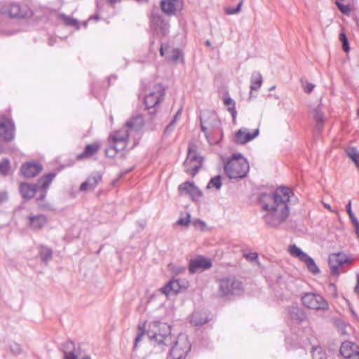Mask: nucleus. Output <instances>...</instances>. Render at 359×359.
<instances>
[{"mask_svg":"<svg viewBox=\"0 0 359 359\" xmlns=\"http://www.w3.org/2000/svg\"><path fill=\"white\" fill-rule=\"evenodd\" d=\"M292 190L285 187L273 192L262 193L259 197L263 212L262 219L266 226L277 229L285 222L290 214L288 203Z\"/></svg>","mask_w":359,"mask_h":359,"instance_id":"1","label":"nucleus"},{"mask_svg":"<svg viewBox=\"0 0 359 359\" xmlns=\"http://www.w3.org/2000/svg\"><path fill=\"white\" fill-rule=\"evenodd\" d=\"M55 175L56 174L54 172L46 174L38 180L37 184L20 183L19 190L22 197L29 200L33 198L36 193L39 191V194L36 200L37 201H43L46 198L49 186Z\"/></svg>","mask_w":359,"mask_h":359,"instance_id":"2","label":"nucleus"},{"mask_svg":"<svg viewBox=\"0 0 359 359\" xmlns=\"http://www.w3.org/2000/svg\"><path fill=\"white\" fill-rule=\"evenodd\" d=\"M147 335L154 346H158L162 350L172 342L170 327L165 323L153 322L147 331Z\"/></svg>","mask_w":359,"mask_h":359,"instance_id":"3","label":"nucleus"},{"mask_svg":"<svg viewBox=\"0 0 359 359\" xmlns=\"http://www.w3.org/2000/svg\"><path fill=\"white\" fill-rule=\"evenodd\" d=\"M224 170L229 179H241L246 176L249 163L242 154H233L225 163Z\"/></svg>","mask_w":359,"mask_h":359,"instance_id":"4","label":"nucleus"},{"mask_svg":"<svg viewBox=\"0 0 359 359\" xmlns=\"http://www.w3.org/2000/svg\"><path fill=\"white\" fill-rule=\"evenodd\" d=\"M0 14L11 19H25L32 15V12L27 5L18 2L10 1L0 6Z\"/></svg>","mask_w":359,"mask_h":359,"instance_id":"5","label":"nucleus"},{"mask_svg":"<svg viewBox=\"0 0 359 359\" xmlns=\"http://www.w3.org/2000/svg\"><path fill=\"white\" fill-rule=\"evenodd\" d=\"M165 89L160 83L153 85L152 88L147 93L144 97L146 108L149 111L151 116L156 114V107L164 99Z\"/></svg>","mask_w":359,"mask_h":359,"instance_id":"6","label":"nucleus"},{"mask_svg":"<svg viewBox=\"0 0 359 359\" xmlns=\"http://www.w3.org/2000/svg\"><path fill=\"white\" fill-rule=\"evenodd\" d=\"M203 158L196 151L194 144H189L187 158L184 162V172L194 177L202 166Z\"/></svg>","mask_w":359,"mask_h":359,"instance_id":"7","label":"nucleus"},{"mask_svg":"<svg viewBox=\"0 0 359 359\" xmlns=\"http://www.w3.org/2000/svg\"><path fill=\"white\" fill-rule=\"evenodd\" d=\"M128 130L126 128H122L110 136L114 145L105 149V154L108 157H114L118 151H122L126 149L128 140Z\"/></svg>","mask_w":359,"mask_h":359,"instance_id":"8","label":"nucleus"},{"mask_svg":"<svg viewBox=\"0 0 359 359\" xmlns=\"http://www.w3.org/2000/svg\"><path fill=\"white\" fill-rule=\"evenodd\" d=\"M302 304L308 309L325 311L329 309V304L323 297L313 292H305L301 297Z\"/></svg>","mask_w":359,"mask_h":359,"instance_id":"9","label":"nucleus"},{"mask_svg":"<svg viewBox=\"0 0 359 359\" xmlns=\"http://www.w3.org/2000/svg\"><path fill=\"white\" fill-rule=\"evenodd\" d=\"M242 289L241 282L235 278H224L219 280V294L221 297L238 294Z\"/></svg>","mask_w":359,"mask_h":359,"instance_id":"10","label":"nucleus"},{"mask_svg":"<svg viewBox=\"0 0 359 359\" xmlns=\"http://www.w3.org/2000/svg\"><path fill=\"white\" fill-rule=\"evenodd\" d=\"M191 344L184 335H180L170 351L171 359H186L191 351Z\"/></svg>","mask_w":359,"mask_h":359,"instance_id":"11","label":"nucleus"},{"mask_svg":"<svg viewBox=\"0 0 359 359\" xmlns=\"http://www.w3.org/2000/svg\"><path fill=\"white\" fill-rule=\"evenodd\" d=\"M328 263L330 268V272L332 276H337L339 274V269L344 264H351L353 259L348 257L343 252L333 253L329 256Z\"/></svg>","mask_w":359,"mask_h":359,"instance_id":"12","label":"nucleus"},{"mask_svg":"<svg viewBox=\"0 0 359 359\" xmlns=\"http://www.w3.org/2000/svg\"><path fill=\"white\" fill-rule=\"evenodd\" d=\"M15 136V126L11 119L2 115L0 121V137L5 141H11Z\"/></svg>","mask_w":359,"mask_h":359,"instance_id":"13","label":"nucleus"},{"mask_svg":"<svg viewBox=\"0 0 359 359\" xmlns=\"http://www.w3.org/2000/svg\"><path fill=\"white\" fill-rule=\"evenodd\" d=\"M151 25L158 34L166 36L169 32L170 25L158 13L153 12L151 16Z\"/></svg>","mask_w":359,"mask_h":359,"instance_id":"14","label":"nucleus"},{"mask_svg":"<svg viewBox=\"0 0 359 359\" xmlns=\"http://www.w3.org/2000/svg\"><path fill=\"white\" fill-rule=\"evenodd\" d=\"M212 267L210 259L198 256L194 259H191L189 264V271L194 274L200 270H206Z\"/></svg>","mask_w":359,"mask_h":359,"instance_id":"15","label":"nucleus"},{"mask_svg":"<svg viewBox=\"0 0 359 359\" xmlns=\"http://www.w3.org/2000/svg\"><path fill=\"white\" fill-rule=\"evenodd\" d=\"M340 353L346 359H359V346L351 341H345L341 345Z\"/></svg>","mask_w":359,"mask_h":359,"instance_id":"16","label":"nucleus"},{"mask_svg":"<svg viewBox=\"0 0 359 359\" xmlns=\"http://www.w3.org/2000/svg\"><path fill=\"white\" fill-rule=\"evenodd\" d=\"M43 170L42 165L39 162H27L22 164L20 173L25 178H32Z\"/></svg>","mask_w":359,"mask_h":359,"instance_id":"17","label":"nucleus"},{"mask_svg":"<svg viewBox=\"0 0 359 359\" xmlns=\"http://www.w3.org/2000/svg\"><path fill=\"white\" fill-rule=\"evenodd\" d=\"M188 286L187 281H181L179 279L170 280L164 287L161 289L163 294L168 296L171 292L175 294L184 291Z\"/></svg>","mask_w":359,"mask_h":359,"instance_id":"18","label":"nucleus"},{"mask_svg":"<svg viewBox=\"0 0 359 359\" xmlns=\"http://www.w3.org/2000/svg\"><path fill=\"white\" fill-rule=\"evenodd\" d=\"M259 135V129H256L253 133H249L247 128L239 129L235 133L234 142L238 144H244Z\"/></svg>","mask_w":359,"mask_h":359,"instance_id":"19","label":"nucleus"},{"mask_svg":"<svg viewBox=\"0 0 359 359\" xmlns=\"http://www.w3.org/2000/svg\"><path fill=\"white\" fill-rule=\"evenodd\" d=\"M48 223V219L43 214L32 215L28 216V226L33 231H39L42 229Z\"/></svg>","mask_w":359,"mask_h":359,"instance_id":"20","label":"nucleus"},{"mask_svg":"<svg viewBox=\"0 0 359 359\" xmlns=\"http://www.w3.org/2000/svg\"><path fill=\"white\" fill-rule=\"evenodd\" d=\"M287 312L291 320L297 324L303 323L306 319L304 311L297 306H290L287 308Z\"/></svg>","mask_w":359,"mask_h":359,"instance_id":"21","label":"nucleus"},{"mask_svg":"<svg viewBox=\"0 0 359 359\" xmlns=\"http://www.w3.org/2000/svg\"><path fill=\"white\" fill-rule=\"evenodd\" d=\"M102 180V175L98 173H93L87 180L81 183L79 190L81 191H93Z\"/></svg>","mask_w":359,"mask_h":359,"instance_id":"22","label":"nucleus"},{"mask_svg":"<svg viewBox=\"0 0 359 359\" xmlns=\"http://www.w3.org/2000/svg\"><path fill=\"white\" fill-rule=\"evenodd\" d=\"M311 114L316 122V130L318 133H320L323 129L325 122V116L322 111L321 106L318 105L316 107L313 109Z\"/></svg>","mask_w":359,"mask_h":359,"instance_id":"23","label":"nucleus"},{"mask_svg":"<svg viewBox=\"0 0 359 359\" xmlns=\"http://www.w3.org/2000/svg\"><path fill=\"white\" fill-rule=\"evenodd\" d=\"M64 359H77L76 345L72 341H67L61 344Z\"/></svg>","mask_w":359,"mask_h":359,"instance_id":"24","label":"nucleus"},{"mask_svg":"<svg viewBox=\"0 0 359 359\" xmlns=\"http://www.w3.org/2000/svg\"><path fill=\"white\" fill-rule=\"evenodd\" d=\"M99 149L100 145L97 143L87 144L85 147L83 151L77 155L76 159L81 160L86 158L91 157L98 151Z\"/></svg>","mask_w":359,"mask_h":359,"instance_id":"25","label":"nucleus"},{"mask_svg":"<svg viewBox=\"0 0 359 359\" xmlns=\"http://www.w3.org/2000/svg\"><path fill=\"white\" fill-rule=\"evenodd\" d=\"M263 78L260 72H254L250 76V90L257 91L262 86Z\"/></svg>","mask_w":359,"mask_h":359,"instance_id":"26","label":"nucleus"},{"mask_svg":"<svg viewBox=\"0 0 359 359\" xmlns=\"http://www.w3.org/2000/svg\"><path fill=\"white\" fill-rule=\"evenodd\" d=\"M209 321L208 318L203 313L196 311L193 313L190 322L196 326L203 325Z\"/></svg>","mask_w":359,"mask_h":359,"instance_id":"27","label":"nucleus"},{"mask_svg":"<svg viewBox=\"0 0 359 359\" xmlns=\"http://www.w3.org/2000/svg\"><path fill=\"white\" fill-rule=\"evenodd\" d=\"M175 0H162L161 1V7L163 12L168 15H174L176 7L174 3Z\"/></svg>","mask_w":359,"mask_h":359,"instance_id":"28","label":"nucleus"},{"mask_svg":"<svg viewBox=\"0 0 359 359\" xmlns=\"http://www.w3.org/2000/svg\"><path fill=\"white\" fill-rule=\"evenodd\" d=\"M303 262L306 266L308 270L313 274H318L320 273V269L316 265L314 259L309 257L308 255H306V257H304L301 260Z\"/></svg>","mask_w":359,"mask_h":359,"instance_id":"29","label":"nucleus"},{"mask_svg":"<svg viewBox=\"0 0 359 359\" xmlns=\"http://www.w3.org/2000/svg\"><path fill=\"white\" fill-rule=\"evenodd\" d=\"M39 254L41 260L47 264L52 259L53 251L48 247L41 246Z\"/></svg>","mask_w":359,"mask_h":359,"instance_id":"30","label":"nucleus"},{"mask_svg":"<svg viewBox=\"0 0 359 359\" xmlns=\"http://www.w3.org/2000/svg\"><path fill=\"white\" fill-rule=\"evenodd\" d=\"M224 103L225 106H226L228 111L231 113L232 118L234 120L236 116L235 101L230 97H225L224 98Z\"/></svg>","mask_w":359,"mask_h":359,"instance_id":"31","label":"nucleus"},{"mask_svg":"<svg viewBox=\"0 0 359 359\" xmlns=\"http://www.w3.org/2000/svg\"><path fill=\"white\" fill-rule=\"evenodd\" d=\"M59 18L64 22L65 25L76 27L77 29H79V25L77 20L62 13L60 14Z\"/></svg>","mask_w":359,"mask_h":359,"instance_id":"32","label":"nucleus"},{"mask_svg":"<svg viewBox=\"0 0 359 359\" xmlns=\"http://www.w3.org/2000/svg\"><path fill=\"white\" fill-rule=\"evenodd\" d=\"M289 252L292 257H297L300 261L307 255L295 245L290 246Z\"/></svg>","mask_w":359,"mask_h":359,"instance_id":"33","label":"nucleus"},{"mask_svg":"<svg viewBox=\"0 0 359 359\" xmlns=\"http://www.w3.org/2000/svg\"><path fill=\"white\" fill-rule=\"evenodd\" d=\"M195 186L193 182L187 181L182 183L178 187V191L180 194H186L189 195L192 188Z\"/></svg>","mask_w":359,"mask_h":359,"instance_id":"34","label":"nucleus"},{"mask_svg":"<svg viewBox=\"0 0 359 359\" xmlns=\"http://www.w3.org/2000/svg\"><path fill=\"white\" fill-rule=\"evenodd\" d=\"M311 354L313 359H327L325 351L320 346L313 347Z\"/></svg>","mask_w":359,"mask_h":359,"instance_id":"35","label":"nucleus"},{"mask_svg":"<svg viewBox=\"0 0 359 359\" xmlns=\"http://www.w3.org/2000/svg\"><path fill=\"white\" fill-rule=\"evenodd\" d=\"M346 155L356 164L359 165V152L355 148H348L346 150Z\"/></svg>","mask_w":359,"mask_h":359,"instance_id":"36","label":"nucleus"},{"mask_svg":"<svg viewBox=\"0 0 359 359\" xmlns=\"http://www.w3.org/2000/svg\"><path fill=\"white\" fill-rule=\"evenodd\" d=\"M342 1H336L335 4L337 6L338 9L340 12L346 15H349L352 8L349 4H343L341 3Z\"/></svg>","mask_w":359,"mask_h":359,"instance_id":"37","label":"nucleus"},{"mask_svg":"<svg viewBox=\"0 0 359 359\" xmlns=\"http://www.w3.org/2000/svg\"><path fill=\"white\" fill-rule=\"evenodd\" d=\"M141 121L138 117H133L126 123V127L130 130H138L141 127V123L138 124V121Z\"/></svg>","mask_w":359,"mask_h":359,"instance_id":"38","label":"nucleus"},{"mask_svg":"<svg viewBox=\"0 0 359 359\" xmlns=\"http://www.w3.org/2000/svg\"><path fill=\"white\" fill-rule=\"evenodd\" d=\"M222 187L221 176L217 175L212 177L208 182L207 188L215 187L216 189H219Z\"/></svg>","mask_w":359,"mask_h":359,"instance_id":"39","label":"nucleus"},{"mask_svg":"<svg viewBox=\"0 0 359 359\" xmlns=\"http://www.w3.org/2000/svg\"><path fill=\"white\" fill-rule=\"evenodd\" d=\"M189 196L194 201H198L203 196V192L196 186H194Z\"/></svg>","mask_w":359,"mask_h":359,"instance_id":"40","label":"nucleus"},{"mask_svg":"<svg viewBox=\"0 0 359 359\" xmlns=\"http://www.w3.org/2000/svg\"><path fill=\"white\" fill-rule=\"evenodd\" d=\"M10 168V162L7 158H4L0 161V173L6 175L8 172Z\"/></svg>","mask_w":359,"mask_h":359,"instance_id":"41","label":"nucleus"},{"mask_svg":"<svg viewBox=\"0 0 359 359\" xmlns=\"http://www.w3.org/2000/svg\"><path fill=\"white\" fill-rule=\"evenodd\" d=\"M182 55V51L178 48H173L171 54L166 56V59L170 62H176Z\"/></svg>","mask_w":359,"mask_h":359,"instance_id":"42","label":"nucleus"},{"mask_svg":"<svg viewBox=\"0 0 359 359\" xmlns=\"http://www.w3.org/2000/svg\"><path fill=\"white\" fill-rule=\"evenodd\" d=\"M201 128V130L205 134V137H208V126H210V123L205 118V114L200 116Z\"/></svg>","mask_w":359,"mask_h":359,"instance_id":"43","label":"nucleus"},{"mask_svg":"<svg viewBox=\"0 0 359 359\" xmlns=\"http://www.w3.org/2000/svg\"><path fill=\"white\" fill-rule=\"evenodd\" d=\"M339 40L342 44V48L345 52H348L350 50L348 38L345 33L342 32L339 34Z\"/></svg>","mask_w":359,"mask_h":359,"instance_id":"44","label":"nucleus"},{"mask_svg":"<svg viewBox=\"0 0 359 359\" xmlns=\"http://www.w3.org/2000/svg\"><path fill=\"white\" fill-rule=\"evenodd\" d=\"M243 1L241 0L238 3V4L237 5V6L236 8H231V7L226 8V13L228 14V15H234L236 13H238L241 11V6L243 4Z\"/></svg>","mask_w":359,"mask_h":359,"instance_id":"45","label":"nucleus"},{"mask_svg":"<svg viewBox=\"0 0 359 359\" xmlns=\"http://www.w3.org/2000/svg\"><path fill=\"white\" fill-rule=\"evenodd\" d=\"M327 292L333 297H337V289L334 283H330L327 287Z\"/></svg>","mask_w":359,"mask_h":359,"instance_id":"46","label":"nucleus"},{"mask_svg":"<svg viewBox=\"0 0 359 359\" xmlns=\"http://www.w3.org/2000/svg\"><path fill=\"white\" fill-rule=\"evenodd\" d=\"M10 349L14 355H19L22 351L21 346L15 342L11 344Z\"/></svg>","mask_w":359,"mask_h":359,"instance_id":"47","label":"nucleus"},{"mask_svg":"<svg viewBox=\"0 0 359 359\" xmlns=\"http://www.w3.org/2000/svg\"><path fill=\"white\" fill-rule=\"evenodd\" d=\"M179 118V116L177 114H175L173 117V119L171 121V122L166 126L165 128L164 133L165 134L170 133L173 130V126L177 120Z\"/></svg>","mask_w":359,"mask_h":359,"instance_id":"48","label":"nucleus"},{"mask_svg":"<svg viewBox=\"0 0 359 359\" xmlns=\"http://www.w3.org/2000/svg\"><path fill=\"white\" fill-rule=\"evenodd\" d=\"M190 222V215L187 214V217H181L177 221V224L182 226H187Z\"/></svg>","mask_w":359,"mask_h":359,"instance_id":"49","label":"nucleus"},{"mask_svg":"<svg viewBox=\"0 0 359 359\" xmlns=\"http://www.w3.org/2000/svg\"><path fill=\"white\" fill-rule=\"evenodd\" d=\"M171 271L175 274L178 275L183 273L186 271V268L182 266H172Z\"/></svg>","mask_w":359,"mask_h":359,"instance_id":"50","label":"nucleus"},{"mask_svg":"<svg viewBox=\"0 0 359 359\" xmlns=\"http://www.w3.org/2000/svg\"><path fill=\"white\" fill-rule=\"evenodd\" d=\"M244 257L249 261H254L257 259L258 255L256 252H250L244 255Z\"/></svg>","mask_w":359,"mask_h":359,"instance_id":"51","label":"nucleus"},{"mask_svg":"<svg viewBox=\"0 0 359 359\" xmlns=\"http://www.w3.org/2000/svg\"><path fill=\"white\" fill-rule=\"evenodd\" d=\"M314 87H315V85H313L311 83H307L306 85L304 86V92L306 93H310L312 92Z\"/></svg>","mask_w":359,"mask_h":359,"instance_id":"52","label":"nucleus"},{"mask_svg":"<svg viewBox=\"0 0 359 359\" xmlns=\"http://www.w3.org/2000/svg\"><path fill=\"white\" fill-rule=\"evenodd\" d=\"M346 211H347L350 218L355 216L351 210V201H348V204L346 205Z\"/></svg>","mask_w":359,"mask_h":359,"instance_id":"53","label":"nucleus"},{"mask_svg":"<svg viewBox=\"0 0 359 359\" xmlns=\"http://www.w3.org/2000/svg\"><path fill=\"white\" fill-rule=\"evenodd\" d=\"M144 334V332H142L140 333H139L137 337H135V344H134V348H135L137 346V344L139 343V341H141L142 339V335Z\"/></svg>","mask_w":359,"mask_h":359,"instance_id":"54","label":"nucleus"},{"mask_svg":"<svg viewBox=\"0 0 359 359\" xmlns=\"http://www.w3.org/2000/svg\"><path fill=\"white\" fill-rule=\"evenodd\" d=\"M8 199V195L6 192H0V203L6 201Z\"/></svg>","mask_w":359,"mask_h":359,"instance_id":"55","label":"nucleus"},{"mask_svg":"<svg viewBox=\"0 0 359 359\" xmlns=\"http://www.w3.org/2000/svg\"><path fill=\"white\" fill-rule=\"evenodd\" d=\"M350 219L353 224V227L355 226L356 225H359V222L355 216L353 217H351Z\"/></svg>","mask_w":359,"mask_h":359,"instance_id":"56","label":"nucleus"},{"mask_svg":"<svg viewBox=\"0 0 359 359\" xmlns=\"http://www.w3.org/2000/svg\"><path fill=\"white\" fill-rule=\"evenodd\" d=\"M355 292L359 294V275L357 276V284L355 287Z\"/></svg>","mask_w":359,"mask_h":359,"instance_id":"57","label":"nucleus"},{"mask_svg":"<svg viewBox=\"0 0 359 359\" xmlns=\"http://www.w3.org/2000/svg\"><path fill=\"white\" fill-rule=\"evenodd\" d=\"M121 0H107L108 3L111 6H114L115 4L120 2Z\"/></svg>","mask_w":359,"mask_h":359,"instance_id":"58","label":"nucleus"},{"mask_svg":"<svg viewBox=\"0 0 359 359\" xmlns=\"http://www.w3.org/2000/svg\"><path fill=\"white\" fill-rule=\"evenodd\" d=\"M160 55L163 57L165 56V48L162 43L161 44V48H160Z\"/></svg>","mask_w":359,"mask_h":359,"instance_id":"59","label":"nucleus"},{"mask_svg":"<svg viewBox=\"0 0 359 359\" xmlns=\"http://www.w3.org/2000/svg\"><path fill=\"white\" fill-rule=\"evenodd\" d=\"M354 230H355V234L357 235V237L359 238V224L354 226Z\"/></svg>","mask_w":359,"mask_h":359,"instance_id":"60","label":"nucleus"},{"mask_svg":"<svg viewBox=\"0 0 359 359\" xmlns=\"http://www.w3.org/2000/svg\"><path fill=\"white\" fill-rule=\"evenodd\" d=\"M205 44L208 46V47H210L211 46V43L209 40H207L205 42Z\"/></svg>","mask_w":359,"mask_h":359,"instance_id":"61","label":"nucleus"},{"mask_svg":"<svg viewBox=\"0 0 359 359\" xmlns=\"http://www.w3.org/2000/svg\"><path fill=\"white\" fill-rule=\"evenodd\" d=\"M211 118H212V120H215L216 119V115L214 113L211 114Z\"/></svg>","mask_w":359,"mask_h":359,"instance_id":"62","label":"nucleus"},{"mask_svg":"<svg viewBox=\"0 0 359 359\" xmlns=\"http://www.w3.org/2000/svg\"><path fill=\"white\" fill-rule=\"evenodd\" d=\"M325 207L326 208H327L328 210H331V207H330V205H328V204H325Z\"/></svg>","mask_w":359,"mask_h":359,"instance_id":"63","label":"nucleus"},{"mask_svg":"<svg viewBox=\"0 0 359 359\" xmlns=\"http://www.w3.org/2000/svg\"><path fill=\"white\" fill-rule=\"evenodd\" d=\"M81 359H91L89 355H85Z\"/></svg>","mask_w":359,"mask_h":359,"instance_id":"64","label":"nucleus"}]
</instances>
